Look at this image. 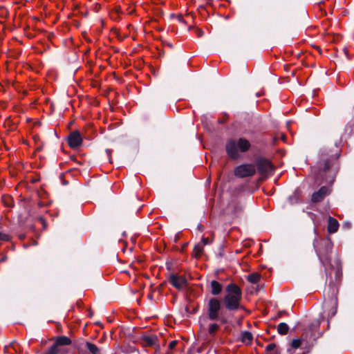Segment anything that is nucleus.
<instances>
[{
  "label": "nucleus",
  "mask_w": 354,
  "mask_h": 354,
  "mask_svg": "<svg viewBox=\"0 0 354 354\" xmlns=\"http://www.w3.org/2000/svg\"><path fill=\"white\" fill-rule=\"evenodd\" d=\"M289 330V326L287 324L284 322H281L277 326V332L279 334L281 335H285L288 333Z\"/></svg>",
  "instance_id": "5701e85b"
},
{
  "label": "nucleus",
  "mask_w": 354,
  "mask_h": 354,
  "mask_svg": "<svg viewBox=\"0 0 354 354\" xmlns=\"http://www.w3.org/2000/svg\"><path fill=\"white\" fill-rule=\"evenodd\" d=\"M334 303H335V304H336V303H337V299H335Z\"/></svg>",
  "instance_id": "13d9d810"
},
{
  "label": "nucleus",
  "mask_w": 354,
  "mask_h": 354,
  "mask_svg": "<svg viewBox=\"0 0 354 354\" xmlns=\"http://www.w3.org/2000/svg\"><path fill=\"white\" fill-rule=\"evenodd\" d=\"M319 323H316L315 325H314V327L317 328L318 326H319Z\"/></svg>",
  "instance_id": "864d4df0"
},
{
  "label": "nucleus",
  "mask_w": 354,
  "mask_h": 354,
  "mask_svg": "<svg viewBox=\"0 0 354 354\" xmlns=\"http://www.w3.org/2000/svg\"><path fill=\"white\" fill-rule=\"evenodd\" d=\"M253 339L252 334L249 331H243L241 335V341L243 344H251Z\"/></svg>",
  "instance_id": "6ab92c4d"
},
{
  "label": "nucleus",
  "mask_w": 354,
  "mask_h": 354,
  "mask_svg": "<svg viewBox=\"0 0 354 354\" xmlns=\"http://www.w3.org/2000/svg\"><path fill=\"white\" fill-rule=\"evenodd\" d=\"M59 351L60 350L59 348H56L52 345L48 351L46 352L45 354H57L59 352Z\"/></svg>",
  "instance_id": "7c9ffc66"
},
{
  "label": "nucleus",
  "mask_w": 354,
  "mask_h": 354,
  "mask_svg": "<svg viewBox=\"0 0 354 354\" xmlns=\"http://www.w3.org/2000/svg\"><path fill=\"white\" fill-rule=\"evenodd\" d=\"M196 32L198 35V37H201L204 34V32L203 30L200 29V28H196Z\"/></svg>",
  "instance_id": "c9c22d12"
},
{
  "label": "nucleus",
  "mask_w": 354,
  "mask_h": 354,
  "mask_svg": "<svg viewBox=\"0 0 354 354\" xmlns=\"http://www.w3.org/2000/svg\"><path fill=\"white\" fill-rule=\"evenodd\" d=\"M234 174L241 178L252 177L256 174L255 166L251 163L239 165L235 167Z\"/></svg>",
  "instance_id": "6e6552de"
},
{
  "label": "nucleus",
  "mask_w": 354,
  "mask_h": 354,
  "mask_svg": "<svg viewBox=\"0 0 354 354\" xmlns=\"http://www.w3.org/2000/svg\"><path fill=\"white\" fill-rule=\"evenodd\" d=\"M258 172L261 175H272L274 167L272 162L264 157H258L255 160Z\"/></svg>",
  "instance_id": "0eeeda50"
},
{
  "label": "nucleus",
  "mask_w": 354,
  "mask_h": 354,
  "mask_svg": "<svg viewBox=\"0 0 354 354\" xmlns=\"http://www.w3.org/2000/svg\"><path fill=\"white\" fill-rule=\"evenodd\" d=\"M330 193L329 187L324 185L317 191L311 195L312 202H319Z\"/></svg>",
  "instance_id": "f8f14e48"
},
{
  "label": "nucleus",
  "mask_w": 354,
  "mask_h": 354,
  "mask_svg": "<svg viewBox=\"0 0 354 354\" xmlns=\"http://www.w3.org/2000/svg\"><path fill=\"white\" fill-rule=\"evenodd\" d=\"M207 2L209 3L210 1H212V0H205Z\"/></svg>",
  "instance_id": "4d7b16f0"
},
{
  "label": "nucleus",
  "mask_w": 354,
  "mask_h": 354,
  "mask_svg": "<svg viewBox=\"0 0 354 354\" xmlns=\"http://www.w3.org/2000/svg\"><path fill=\"white\" fill-rule=\"evenodd\" d=\"M24 237H25V236H24V235H21V236H19V238H20L21 239H24Z\"/></svg>",
  "instance_id": "603ef678"
},
{
  "label": "nucleus",
  "mask_w": 354,
  "mask_h": 354,
  "mask_svg": "<svg viewBox=\"0 0 354 354\" xmlns=\"http://www.w3.org/2000/svg\"><path fill=\"white\" fill-rule=\"evenodd\" d=\"M84 348H86L91 354H100V349L94 344L86 342L84 343Z\"/></svg>",
  "instance_id": "a211bd4d"
},
{
  "label": "nucleus",
  "mask_w": 354,
  "mask_h": 354,
  "mask_svg": "<svg viewBox=\"0 0 354 354\" xmlns=\"http://www.w3.org/2000/svg\"><path fill=\"white\" fill-rule=\"evenodd\" d=\"M251 144L245 138H239L237 140L229 138L225 143V151L231 160H237L240 158L239 151L245 153L250 150Z\"/></svg>",
  "instance_id": "f03ea898"
},
{
  "label": "nucleus",
  "mask_w": 354,
  "mask_h": 354,
  "mask_svg": "<svg viewBox=\"0 0 354 354\" xmlns=\"http://www.w3.org/2000/svg\"><path fill=\"white\" fill-rule=\"evenodd\" d=\"M278 138L274 137V139H273V144L275 145L276 144V141Z\"/></svg>",
  "instance_id": "09e8293b"
},
{
  "label": "nucleus",
  "mask_w": 354,
  "mask_h": 354,
  "mask_svg": "<svg viewBox=\"0 0 354 354\" xmlns=\"http://www.w3.org/2000/svg\"><path fill=\"white\" fill-rule=\"evenodd\" d=\"M198 304L196 306L192 307L187 305L185 308V313L183 314V317H189L190 315L195 314L198 310Z\"/></svg>",
  "instance_id": "412c9836"
},
{
  "label": "nucleus",
  "mask_w": 354,
  "mask_h": 354,
  "mask_svg": "<svg viewBox=\"0 0 354 354\" xmlns=\"http://www.w3.org/2000/svg\"><path fill=\"white\" fill-rule=\"evenodd\" d=\"M221 301L228 311H236L242 308L241 301L242 299V289H227Z\"/></svg>",
  "instance_id": "20e7f679"
},
{
  "label": "nucleus",
  "mask_w": 354,
  "mask_h": 354,
  "mask_svg": "<svg viewBox=\"0 0 354 354\" xmlns=\"http://www.w3.org/2000/svg\"><path fill=\"white\" fill-rule=\"evenodd\" d=\"M203 252V244H201V243H198L197 244L195 245V246L194 248V250L192 252V257L198 259L201 256Z\"/></svg>",
  "instance_id": "4be33fe9"
},
{
  "label": "nucleus",
  "mask_w": 354,
  "mask_h": 354,
  "mask_svg": "<svg viewBox=\"0 0 354 354\" xmlns=\"http://www.w3.org/2000/svg\"><path fill=\"white\" fill-rule=\"evenodd\" d=\"M338 158L337 153L334 155H329L328 152L325 151L322 153V162H319L320 165L323 167L319 171L317 175V178H322V182L319 183L320 185L322 182H328V179L326 175V170H328L330 165L331 162Z\"/></svg>",
  "instance_id": "423d86ee"
},
{
  "label": "nucleus",
  "mask_w": 354,
  "mask_h": 354,
  "mask_svg": "<svg viewBox=\"0 0 354 354\" xmlns=\"http://www.w3.org/2000/svg\"><path fill=\"white\" fill-rule=\"evenodd\" d=\"M174 298H173V300H172V302L174 303L176 300V298H177V295L176 293H174V292H171Z\"/></svg>",
  "instance_id": "37998d69"
},
{
  "label": "nucleus",
  "mask_w": 354,
  "mask_h": 354,
  "mask_svg": "<svg viewBox=\"0 0 354 354\" xmlns=\"http://www.w3.org/2000/svg\"><path fill=\"white\" fill-rule=\"evenodd\" d=\"M71 344V340L66 336H59L58 337L55 343L53 344L54 347L58 348L59 346H67Z\"/></svg>",
  "instance_id": "f3484780"
},
{
  "label": "nucleus",
  "mask_w": 354,
  "mask_h": 354,
  "mask_svg": "<svg viewBox=\"0 0 354 354\" xmlns=\"http://www.w3.org/2000/svg\"><path fill=\"white\" fill-rule=\"evenodd\" d=\"M315 250L321 263L325 267L326 281L330 287L337 286L342 280V265L336 258L333 262L329 259L332 243L329 239L315 240L313 243Z\"/></svg>",
  "instance_id": "f257e3e1"
},
{
  "label": "nucleus",
  "mask_w": 354,
  "mask_h": 354,
  "mask_svg": "<svg viewBox=\"0 0 354 354\" xmlns=\"http://www.w3.org/2000/svg\"><path fill=\"white\" fill-rule=\"evenodd\" d=\"M189 294H191V292L189 293L188 292L184 293V297L185 299L187 301V302L192 301V299L189 297Z\"/></svg>",
  "instance_id": "e433bc0d"
},
{
  "label": "nucleus",
  "mask_w": 354,
  "mask_h": 354,
  "mask_svg": "<svg viewBox=\"0 0 354 354\" xmlns=\"http://www.w3.org/2000/svg\"><path fill=\"white\" fill-rule=\"evenodd\" d=\"M93 314V312L91 310H89V316L91 317Z\"/></svg>",
  "instance_id": "8fccbe9b"
},
{
  "label": "nucleus",
  "mask_w": 354,
  "mask_h": 354,
  "mask_svg": "<svg viewBox=\"0 0 354 354\" xmlns=\"http://www.w3.org/2000/svg\"><path fill=\"white\" fill-rule=\"evenodd\" d=\"M82 305H83V302H82V300L79 299V300H77V302H76V306H77L78 308H82Z\"/></svg>",
  "instance_id": "58836bf2"
},
{
  "label": "nucleus",
  "mask_w": 354,
  "mask_h": 354,
  "mask_svg": "<svg viewBox=\"0 0 354 354\" xmlns=\"http://www.w3.org/2000/svg\"><path fill=\"white\" fill-rule=\"evenodd\" d=\"M280 139L283 141L286 142V136L284 133H280Z\"/></svg>",
  "instance_id": "a19ab883"
},
{
  "label": "nucleus",
  "mask_w": 354,
  "mask_h": 354,
  "mask_svg": "<svg viewBox=\"0 0 354 354\" xmlns=\"http://www.w3.org/2000/svg\"><path fill=\"white\" fill-rule=\"evenodd\" d=\"M221 290L222 289H212L211 293L214 296L218 295L221 293Z\"/></svg>",
  "instance_id": "f704fd0d"
},
{
  "label": "nucleus",
  "mask_w": 354,
  "mask_h": 354,
  "mask_svg": "<svg viewBox=\"0 0 354 354\" xmlns=\"http://www.w3.org/2000/svg\"><path fill=\"white\" fill-rule=\"evenodd\" d=\"M177 344H178V341H177V340H173V341H171V342L169 343V346H168V350H169V351H167V353L166 354H170V351H171L172 349H174V348L176 346V345H177Z\"/></svg>",
  "instance_id": "cd10ccee"
},
{
  "label": "nucleus",
  "mask_w": 354,
  "mask_h": 354,
  "mask_svg": "<svg viewBox=\"0 0 354 354\" xmlns=\"http://www.w3.org/2000/svg\"><path fill=\"white\" fill-rule=\"evenodd\" d=\"M140 293L138 289H125L122 297L125 301H131L136 299L138 303L140 300Z\"/></svg>",
  "instance_id": "ddd939ff"
},
{
  "label": "nucleus",
  "mask_w": 354,
  "mask_h": 354,
  "mask_svg": "<svg viewBox=\"0 0 354 354\" xmlns=\"http://www.w3.org/2000/svg\"><path fill=\"white\" fill-rule=\"evenodd\" d=\"M283 313V312H279V315H279V317L281 316Z\"/></svg>",
  "instance_id": "5fc2aeb1"
},
{
  "label": "nucleus",
  "mask_w": 354,
  "mask_h": 354,
  "mask_svg": "<svg viewBox=\"0 0 354 354\" xmlns=\"http://www.w3.org/2000/svg\"><path fill=\"white\" fill-rule=\"evenodd\" d=\"M248 281L252 284H257V288H263L265 284L261 282V274L258 272H252L247 276Z\"/></svg>",
  "instance_id": "4468645a"
},
{
  "label": "nucleus",
  "mask_w": 354,
  "mask_h": 354,
  "mask_svg": "<svg viewBox=\"0 0 354 354\" xmlns=\"http://www.w3.org/2000/svg\"><path fill=\"white\" fill-rule=\"evenodd\" d=\"M168 281L174 288H181L182 286L187 284V280L184 275H178L177 272L170 273Z\"/></svg>",
  "instance_id": "1a4fd4ad"
},
{
  "label": "nucleus",
  "mask_w": 354,
  "mask_h": 354,
  "mask_svg": "<svg viewBox=\"0 0 354 354\" xmlns=\"http://www.w3.org/2000/svg\"><path fill=\"white\" fill-rule=\"evenodd\" d=\"M162 289H153L152 292H149L147 295V298L149 299H152L154 293H158V295H161L162 294Z\"/></svg>",
  "instance_id": "bb28decb"
},
{
  "label": "nucleus",
  "mask_w": 354,
  "mask_h": 354,
  "mask_svg": "<svg viewBox=\"0 0 354 354\" xmlns=\"http://www.w3.org/2000/svg\"><path fill=\"white\" fill-rule=\"evenodd\" d=\"M211 288H239L236 284L230 281L225 286L220 283L218 281L213 280L211 281Z\"/></svg>",
  "instance_id": "aec40b11"
},
{
  "label": "nucleus",
  "mask_w": 354,
  "mask_h": 354,
  "mask_svg": "<svg viewBox=\"0 0 354 354\" xmlns=\"http://www.w3.org/2000/svg\"><path fill=\"white\" fill-rule=\"evenodd\" d=\"M198 229H199L201 231H203V225H201V224H200V225H198Z\"/></svg>",
  "instance_id": "49530a36"
},
{
  "label": "nucleus",
  "mask_w": 354,
  "mask_h": 354,
  "mask_svg": "<svg viewBox=\"0 0 354 354\" xmlns=\"http://www.w3.org/2000/svg\"><path fill=\"white\" fill-rule=\"evenodd\" d=\"M311 47H313L315 48V49L317 50V51L319 53V54H321V49L319 48V47L317 46H313L311 45Z\"/></svg>",
  "instance_id": "c03bdc74"
},
{
  "label": "nucleus",
  "mask_w": 354,
  "mask_h": 354,
  "mask_svg": "<svg viewBox=\"0 0 354 354\" xmlns=\"http://www.w3.org/2000/svg\"><path fill=\"white\" fill-rule=\"evenodd\" d=\"M68 146L72 149H76L82 143V138L78 131H74L69 133L67 138Z\"/></svg>",
  "instance_id": "9d476101"
},
{
  "label": "nucleus",
  "mask_w": 354,
  "mask_h": 354,
  "mask_svg": "<svg viewBox=\"0 0 354 354\" xmlns=\"http://www.w3.org/2000/svg\"><path fill=\"white\" fill-rule=\"evenodd\" d=\"M219 329V325L216 323L209 324L208 333L210 335H214L215 333Z\"/></svg>",
  "instance_id": "a878e982"
},
{
  "label": "nucleus",
  "mask_w": 354,
  "mask_h": 354,
  "mask_svg": "<svg viewBox=\"0 0 354 354\" xmlns=\"http://www.w3.org/2000/svg\"><path fill=\"white\" fill-rule=\"evenodd\" d=\"M178 19L180 22L185 24V21L184 20L183 15H178Z\"/></svg>",
  "instance_id": "ea45409f"
},
{
  "label": "nucleus",
  "mask_w": 354,
  "mask_h": 354,
  "mask_svg": "<svg viewBox=\"0 0 354 354\" xmlns=\"http://www.w3.org/2000/svg\"><path fill=\"white\" fill-rule=\"evenodd\" d=\"M187 354H192V351L189 349L187 352Z\"/></svg>",
  "instance_id": "3c124183"
},
{
  "label": "nucleus",
  "mask_w": 354,
  "mask_h": 354,
  "mask_svg": "<svg viewBox=\"0 0 354 354\" xmlns=\"http://www.w3.org/2000/svg\"><path fill=\"white\" fill-rule=\"evenodd\" d=\"M303 354H306L305 352H304Z\"/></svg>",
  "instance_id": "bf43d9fd"
},
{
  "label": "nucleus",
  "mask_w": 354,
  "mask_h": 354,
  "mask_svg": "<svg viewBox=\"0 0 354 354\" xmlns=\"http://www.w3.org/2000/svg\"><path fill=\"white\" fill-rule=\"evenodd\" d=\"M229 118V115L227 114V113H224L223 115V118L222 119H218V122L220 123V124H223L224 123L225 121H227Z\"/></svg>",
  "instance_id": "72a5a7b5"
},
{
  "label": "nucleus",
  "mask_w": 354,
  "mask_h": 354,
  "mask_svg": "<svg viewBox=\"0 0 354 354\" xmlns=\"http://www.w3.org/2000/svg\"><path fill=\"white\" fill-rule=\"evenodd\" d=\"M39 220L43 223L44 225L46 224L45 220L42 217H39Z\"/></svg>",
  "instance_id": "de8ad7c7"
},
{
  "label": "nucleus",
  "mask_w": 354,
  "mask_h": 354,
  "mask_svg": "<svg viewBox=\"0 0 354 354\" xmlns=\"http://www.w3.org/2000/svg\"><path fill=\"white\" fill-rule=\"evenodd\" d=\"M64 177H65V174L64 173H61L59 178L60 180L62 181V184L63 185H68V181H66L64 179Z\"/></svg>",
  "instance_id": "473e14b6"
},
{
  "label": "nucleus",
  "mask_w": 354,
  "mask_h": 354,
  "mask_svg": "<svg viewBox=\"0 0 354 354\" xmlns=\"http://www.w3.org/2000/svg\"><path fill=\"white\" fill-rule=\"evenodd\" d=\"M8 257L6 255H3L1 259H0V262H5L6 260H7Z\"/></svg>",
  "instance_id": "79ce46f5"
},
{
  "label": "nucleus",
  "mask_w": 354,
  "mask_h": 354,
  "mask_svg": "<svg viewBox=\"0 0 354 354\" xmlns=\"http://www.w3.org/2000/svg\"><path fill=\"white\" fill-rule=\"evenodd\" d=\"M139 341L142 346L153 347L158 343L159 339L155 334H144L140 337Z\"/></svg>",
  "instance_id": "9b49d317"
},
{
  "label": "nucleus",
  "mask_w": 354,
  "mask_h": 354,
  "mask_svg": "<svg viewBox=\"0 0 354 354\" xmlns=\"http://www.w3.org/2000/svg\"><path fill=\"white\" fill-rule=\"evenodd\" d=\"M156 348L155 354H160V346L158 343L156 344V346H154Z\"/></svg>",
  "instance_id": "4c0bfd02"
},
{
  "label": "nucleus",
  "mask_w": 354,
  "mask_h": 354,
  "mask_svg": "<svg viewBox=\"0 0 354 354\" xmlns=\"http://www.w3.org/2000/svg\"><path fill=\"white\" fill-rule=\"evenodd\" d=\"M339 223L338 221L331 217L328 216V232L330 234L335 233L338 230L339 228Z\"/></svg>",
  "instance_id": "dca6fc26"
},
{
  "label": "nucleus",
  "mask_w": 354,
  "mask_h": 354,
  "mask_svg": "<svg viewBox=\"0 0 354 354\" xmlns=\"http://www.w3.org/2000/svg\"><path fill=\"white\" fill-rule=\"evenodd\" d=\"M277 345L274 343L269 344L266 347V351L270 353V354H279L277 350H276Z\"/></svg>",
  "instance_id": "393cba45"
},
{
  "label": "nucleus",
  "mask_w": 354,
  "mask_h": 354,
  "mask_svg": "<svg viewBox=\"0 0 354 354\" xmlns=\"http://www.w3.org/2000/svg\"><path fill=\"white\" fill-rule=\"evenodd\" d=\"M335 314V311L332 312V315H334Z\"/></svg>",
  "instance_id": "6e6d98bb"
},
{
  "label": "nucleus",
  "mask_w": 354,
  "mask_h": 354,
  "mask_svg": "<svg viewBox=\"0 0 354 354\" xmlns=\"http://www.w3.org/2000/svg\"><path fill=\"white\" fill-rule=\"evenodd\" d=\"M308 342L304 340L303 338L295 339L291 342L292 348H306V353L309 352L308 348H307Z\"/></svg>",
  "instance_id": "2eb2a0df"
},
{
  "label": "nucleus",
  "mask_w": 354,
  "mask_h": 354,
  "mask_svg": "<svg viewBox=\"0 0 354 354\" xmlns=\"http://www.w3.org/2000/svg\"><path fill=\"white\" fill-rule=\"evenodd\" d=\"M10 236L0 232V241H9L10 240Z\"/></svg>",
  "instance_id": "c756f323"
},
{
  "label": "nucleus",
  "mask_w": 354,
  "mask_h": 354,
  "mask_svg": "<svg viewBox=\"0 0 354 354\" xmlns=\"http://www.w3.org/2000/svg\"><path fill=\"white\" fill-rule=\"evenodd\" d=\"M37 205L39 207H42L44 206V203L42 202H38Z\"/></svg>",
  "instance_id": "a18cd8bd"
},
{
  "label": "nucleus",
  "mask_w": 354,
  "mask_h": 354,
  "mask_svg": "<svg viewBox=\"0 0 354 354\" xmlns=\"http://www.w3.org/2000/svg\"><path fill=\"white\" fill-rule=\"evenodd\" d=\"M2 201L4 205L8 207H12L15 205L13 198L10 196H3L2 197Z\"/></svg>",
  "instance_id": "b1692460"
},
{
  "label": "nucleus",
  "mask_w": 354,
  "mask_h": 354,
  "mask_svg": "<svg viewBox=\"0 0 354 354\" xmlns=\"http://www.w3.org/2000/svg\"><path fill=\"white\" fill-rule=\"evenodd\" d=\"M310 199V193L307 188L305 186H300L297 187L292 195L289 196L288 200L289 201L290 205H292L297 203H309ZM309 206L307 205L306 209L303 208V212H306L308 215H310V212L308 211Z\"/></svg>",
  "instance_id": "39448f33"
},
{
  "label": "nucleus",
  "mask_w": 354,
  "mask_h": 354,
  "mask_svg": "<svg viewBox=\"0 0 354 354\" xmlns=\"http://www.w3.org/2000/svg\"><path fill=\"white\" fill-rule=\"evenodd\" d=\"M212 242V239H210L209 237H202L201 243L203 244V246L205 245H209Z\"/></svg>",
  "instance_id": "c85d7f7f"
},
{
  "label": "nucleus",
  "mask_w": 354,
  "mask_h": 354,
  "mask_svg": "<svg viewBox=\"0 0 354 354\" xmlns=\"http://www.w3.org/2000/svg\"><path fill=\"white\" fill-rule=\"evenodd\" d=\"M217 255L219 258H221L224 256V245H221L219 246L218 253Z\"/></svg>",
  "instance_id": "2f4dec72"
},
{
  "label": "nucleus",
  "mask_w": 354,
  "mask_h": 354,
  "mask_svg": "<svg viewBox=\"0 0 354 354\" xmlns=\"http://www.w3.org/2000/svg\"><path fill=\"white\" fill-rule=\"evenodd\" d=\"M207 315L210 321H217L221 324L228 323V319L223 314V306L221 300L216 297L209 299L207 305Z\"/></svg>",
  "instance_id": "7ed1b4c3"
}]
</instances>
